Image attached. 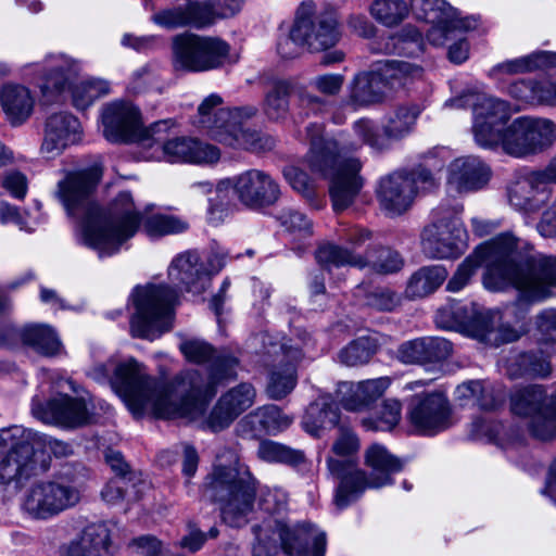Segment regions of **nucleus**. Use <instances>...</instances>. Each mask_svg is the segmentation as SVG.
<instances>
[{"mask_svg": "<svg viewBox=\"0 0 556 556\" xmlns=\"http://www.w3.org/2000/svg\"><path fill=\"white\" fill-rule=\"evenodd\" d=\"M243 0H208L202 4L213 15L214 23L218 18L232 16L241 10Z\"/></svg>", "mask_w": 556, "mask_h": 556, "instance_id": "69168bd1", "label": "nucleus"}, {"mask_svg": "<svg viewBox=\"0 0 556 556\" xmlns=\"http://www.w3.org/2000/svg\"><path fill=\"white\" fill-rule=\"evenodd\" d=\"M409 5L416 20L443 35L486 30L479 15H463L445 0H409Z\"/></svg>", "mask_w": 556, "mask_h": 556, "instance_id": "6ab92c4d", "label": "nucleus"}, {"mask_svg": "<svg viewBox=\"0 0 556 556\" xmlns=\"http://www.w3.org/2000/svg\"><path fill=\"white\" fill-rule=\"evenodd\" d=\"M365 464L370 468V475L356 468L353 462L328 459L330 473L340 479L333 497V503L338 509L346 508L359 498L367 489H379L392 484V475L402 471L404 467V463L400 458L379 444H374L367 448Z\"/></svg>", "mask_w": 556, "mask_h": 556, "instance_id": "0eeeda50", "label": "nucleus"}, {"mask_svg": "<svg viewBox=\"0 0 556 556\" xmlns=\"http://www.w3.org/2000/svg\"><path fill=\"white\" fill-rule=\"evenodd\" d=\"M219 531L216 527H212L207 533H204L195 525L189 523L188 534L180 540L179 546L195 553L202 548L207 539H215Z\"/></svg>", "mask_w": 556, "mask_h": 556, "instance_id": "052dcab7", "label": "nucleus"}, {"mask_svg": "<svg viewBox=\"0 0 556 556\" xmlns=\"http://www.w3.org/2000/svg\"><path fill=\"white\" fill-rule=\"evenodd\" d=\"M233 190L238 200L247 207L257 210L275 204L280 197V188L266 172L249 169L232 178L220 180L217 193Z\"/></svg>", "mask_w": 556, "mask_h": 556, "instance_id": "a211bd4d", "label": "nucleus"}, {"mask_svg": "<svg viewBox=\"0 0 556 556\" xmlns=\"http://www.w3.org/2000/svg\"><path fill=\"white\" fill-rule=\"evenodd\" d=\"M402 405L400 401L395 399H388L382 402L379 414L376 418H364L362 420L363 426L367 430L375 431H390L401 420Z\"/></svg>", "mask_w": 556, "mask_h": 556, "instance_id": "4d7b16f0", "label": "nucleus"}, {"mask_svg": "<svg viewBox=\"0 0 556 556\" xmlns=\"http://www.w3.org/2000/svg\"><path fill=\"white\" fill-rule=\"evenodd\" d=\"M433 182L432 173L424 166L410 172H394L379 180L377 200L387 215L400 216L413 206L419 188Z\"/></svg>", "mask_w": 556, "mask_h": 556, "instance_id": "dca6fc26", "label": "nucleus"}, {"mask_svg": "<svg viewBox=\"0 0 556 556\" xmlns=\"http://www.w3.org/2000/svg\"><path fill=\"white\" fill-rule=\"evenodd\" d=\"M374 53L416 56L422 52L424 37H369Z\"/></svg>", "mask_w": 556, "mask_h": 556, "instance_id": "c03bdc74", "label": "nucleus"}, {"mask_svg": "<svg viewBox=\"0 0 556 556\" xmlns=\"http://www.w3.org/2000/svg\"><path fill=\"white\" fill-rule=\"evenodd\" d=\"M81 490L74 475L60 471L51 479L31 483L24 492L22 509L31 519L49 520L75 507Z\"/></svg>", "mask_w": 556, "mask_h": 556, "instance_id": "9b49d317", "label": "nucleus"}, {"mask_svg": "<svg viewBox=\"0 0 556 556\" xmlns=\"http://www.w3.org/2000/svg\"><path fill=\"white\" fill-rule=\"evenodd\" d=\"M315 258L327 271L351 266L359 269L369 267L378 274H393L401 270L404 265V260L397 251L383 245L368 247L364 253H357L342 245L327 243L316 250Z\"/></svg>", "mask_w": 556, "mask_h": 556, "instance_id": "4468645a", "label": "nucleus"}, {"mask_svg": "<svg viewBox=\"0 0 556 556\" xmlns=\"http://www.w3.org/2000/svg\"><path fill=\"white\" fill-rule=\"evenodd\" d=\"M544 77L519 79L507 87L508 94L517 101L530 105H543Z\"/></svg>", "mask_w": 556, "mask_h": 556, "instance_id": "5fc2aeb1", "label": "nucleus"}, {"mask_svg": "<svg viewBox=\"0 0 556 556\" xmlns=\"http://www.w3.org/2000/svg\"><path fill=\"white\" fill-rule=\"evenodd\" d=\"M281 357L269 371L266 387L267 395L273 400L286 397L295 388L298 382L296 364L303 353L299 346L280 344Z\"/></svg>", "mask_w": 556, "mask_h": 556, "instance_id": "c85d7f7f", "label": "nucleus"}, {"mask_svg": "<svg viewBox=\"0 0 556 556\" xmlns=\"http://www.w3.org/2000/svg\"><path fill=\"white\" fill-rule=\"evenodd\" d=\"M164 157L170 163L212 165L219 161L217 147L192 138H174L163 143Z\"/></svg>", "mask_w": 556, "mask_h": 556, "instance_id": "c756f323", "label": "nucleus"}, {"mask_svg": "<svg viewBox=\"0 0 556 556\" xmlns=\"http://www.w3.org/2000/svg\"><path fill=\"white\" fill-rule=\"evenodd\" d=\"M380 84L381 77L378 74H357L351 88V101L356 105H369L379 102L383 97Z\"/></svg>", "mask_w": 556, "mask_h": 556, "instance_id": "49530a36", "label": "nucleus"}, {"mask_svg": "<svg viewBox=\"0 0 556 556\" xmlns=\"http://www.w3.org/2000/svg\"><path fill=\"white\" fill-rule=\"evenodd\" d=\"M223 104L219 94L207 96L198 108V127L212 139L230 148L264 152L275 147L273 137L245 127V122L256 115L257 108L247 105L229 109Z\"/></svg>", "mask_w": 556, "mask_h": 556, "instance_id": "39448f33", "label": "nucleus"}, {"mask_svg": "<svg viewBox=\"0 0 556 556\" xmlns=\"http://www.w3.org/2000/svg\"><path fill=\"white\" fill-rule=\"evenodd\" d=\"M445 105L451 108L471 106L473 113L472 132L478 146L492 149L502 146L506 138L504 125L510 117L509 103L488 94H467L450 100Z\"/></svg>", "mask_w": 556, "mask_h": 556, "instance_id": "f8f14e48", "label": "nucleus"}, {"mask_svg": "<svg viewBox=\"0 0 556 556\" xmlns=\"http://www.w3.org/2000/svg\"><path fill=\"white\" fill-rule=\"evenodd\" d=\"M102 170L92 166L68 173L58 184V197L71 216L80 218L76 229L78 243L96 250L100 257L117 253L143 225L146 233L163 237L186 231V220L168 214H154L143 220L130 191H121L103 211L91 201V194L101 180Z\"/></svg>", "mask_w": 556, "mask_h": 556, "instance_id": "f03ea898", "label": "nucleus"}, {"mask_svg": "<svg viewBox=\"0 0 556 556\" xmlns=\"http://www.w3.org/2000/svg\"><path fill=\"white\" fill-rule=\"evenodd\" d=\"M80 65L64 54L47 56L41 63L29 64L24 75L33 81L45 97L61 94L70 90L78 79Z\"/></svg>", "mask_w": 556, "mask_h": 556, "instance_id": "aec40b11", "label": "nucleus"}, {"mask_svg": "<svg viewBox=\"0 0 556 556\" xmlns=\"http://www.w3.org/2000/svg\"><path fill=\"white\" fill-rule=\"evenodd\" d=\"M556 353L555 345L540 342L538 349L520 353L515 358L519 375L547 378L552 372L551 357Z\"/></svg>", "mask_w": 556, "mask_h": 556, "instance_id": "ea45409f", "label": "nucleus"}, {"mask_svg": "<svg viewBox=\"0 0 556 556\" xmlns=\"http://www.w3.org/2000/svg\"><path fill=\"white\" fill-rule=\"evenodd\" d=\"M49 469V462L38 460L37 453L4 456L0 462V484L20 489L28 479Z\"/></svg>", "mask_w": 556, "mask_h": 556, "instance_id": "72a5a7b5", "label": "nucleus"}, {"mask_svg": "<svg viewBox=\"0 0 556 556\" xmlns=\"http://www.w3.org/2000/svg\"><path fill=\"white\" fill-rule=\"evenodd\" d=\"M111 534L102 522L91 523L81 533L61 547L62 556H108Z\"/></svg>", "mask_w": 556, "mask_h": 556, "instance_id": "473e14b6", "label": "nucleus"}, {"mask_svg": "<svg viewBox=\"0 0 556 556\" xmlns=\"http://www.w3.org/2000/svg\"><path fill=\"white\" fill-rule=\"evenodd\" d=\"M424 75L421 66L405 61H389L383 72L384 79L391 87L404 86L409 81L420 79Z\"/></svg>", "mask_w": 556, "mask_h": 556, "instance_id": "13d9d810", "label": "nucleus"}, {"mask_svg": "<svg viewBox=\"0 0 556 556\" xmlns=\"http://www.w3.org/2000/svg\"><path fill=\"white\" fill-rule=\"evenodd\" d=\"M419 114L417 105L399 106L386 118L382 132L372 121L358 119L353 125L356 141L343 134L338 138L326 139L323 136L321 124L313 123L306 126L311 142L308 166L312 172L330 180L329 195L336 212H342L351 206L363 188V178L359 176L362 163L348 154L363 144L375 151L389 149L392 141L404 138L413 130Z\"/></svg>", "mask_w": 556, "mask_h": 556, "instance_id": "20e7f679", "label": "nucleus"}, {"mask_svg": "<svg viewBox=\"0 0 556 556\" xmlns=\"http://www.w3.org/2000/svg\"><path fill=\"white\" fill-rule=\"evenodd\" d=\"M422 340L427 363L444 361L452 354V344L446 339L439 337H426L422 338Z\"/></svg>", "mask_w": 556, "mask_h": 556, "instance_id": "680f3d73", "label": "nucleus"}, {"mask_svg": "<svg viewBox=\"0 0 556 556\" xmlns=\"http://www.w3.org/2000/svg\"><path fill=\"white\" fill-rule=\"evenodd\" d=\"M447 275L442 265L422 266L408 278L404 294L409 300L424 299L435 292Z\"/></svg>", "mask_w": 556, "mask_h": 556, "instance_id": "e433bc0d", "label": "nucleus"}, {"mask_svg": "<svg viewBox=\"0 0 556 556\" xmlns=\"http://www.w3.org/2000/svg\"><path fill=\"white\" fill-rule=\"evenodd\" d=\"M556 139V126L546 118L518 117L506 128L504 151L522 157L541 152Z\"/></svg>", "mask_w": 556, "mask_h": 556, "instance_id": "f3484780", "label": "nucleus"}, {"mask_svg": "<svg viewBox=\"0 0 556 556\" xmlns=\"http://www.w3.org/2000/svg\"><path fill=\"white\" fill-rule=\"evenodd\" d=\"M40 434L22 426L0 430V456L37 453Z\"/></svg>", "mask_w": 556, "mask_h": 556, "instance_id": "4c0bfd02", "label": "nucleus"}, {"mask_svg": "<svg viewBox=\"0 0 556 556\" xmlns=\"http://www.w3.org/2000/svg\"><path fill=\"white\" fill-rule=\"evenodd\" d=\"M458 399L471 401L481 409L492 410L503 403V392L495 390L492 383L483 380H470L456 388Z\"/></svg>", "mask_w": 556, "mask_h": 556, "instance_id": "a19ab883", "label": "nucleus"}, {"mask_svg": "<svg viewBox=\"0 0 556 556\" xmlns=\"http://www.w3.org/2000/svg\"><path fill=\"white\" fill-rule=\"evenodd\" d=\"M492 170L478 156H460L447 167V185L459 193L476 192L490 181Z\"/></svg>", "mask_w": 556, "mask_h": 556, "instance_id": "cd10ccee", "label": "nucleus"}, {"mask_svg": "<svg viewBox=\"0 0 556 556\" xmlns=\"http://www.w3.org/2000/svg\"><path fill=\"white\" fill-rule=\"evenodd\" d=\"M203 495L219 505L220 518L229 527L249 522L256 497V480L236 456L229 465H214L202 485Z\"/></svg>", "mask_w": 556, "mask_h": 556, "instance_id": "423d86ee", "label": "nucleus"}, {"mask_svg": "<svg viewBox=\"0 0 556 556\" xmlns=\"http://www.w3.org/2000/svg\"><path fill=\"white\" fill-rule=\"evenodd\" d=\"M255 556H274L281 547L291 556H325L327 538L324 531L309 522L289 528L278 521L254 526Z\"/></svg>", "mask_w": 556, "mask_h": 556, "instance_id": "1a4fd4ad", "label": "nucleus"}, {"mask_svg": "<svg viewBox=\"0 0 556 556\" xmlns=\"http://www.w3.org/2000/svg\"><path fill=\"white\" fill-rule=\"evenodd\" d=\"M283 176L295 191L307 199L314 197L313 181L305 172L295 166H287L283 169Z\"/></svg>", "mask_w": 556, "mask_h": 556, "instance_id": "e2e57ef3", "label": "nucleus"}, {"mask_svg": "<svg viewBox=\"0 0 556 556\" xmlns=\"http://www.w3.org/2000/svg\"><path fill=\"white\" fill-rule=\"evenodd\" d=\"M482 265L484 288L492 292L514 289L518 306H530L556 295V256L535 253L533 244L513 231L479 244L458 265L446 290H463Z\"/></svg>", "mask_w": 556, "mask_h": 556, "instance_id": "7ed1b4c3", "label": "nucleus"}, {"mask_svg": "<svg viewBox=\"0 0 556 556\" xmlns=\"http://www.w3.org/2000/svg\"><path fill=\"white\" fill-rule=\"evenodd\" d=\"M538 329L544 337L542 342H548L556 348V309L541 312L536 317Z\"/></svg>", "mask_w": 556, "mask_h": 556, "instance_id": "338daca9", "label": "nucleus"}, {"mask_svg": "<svg viewBox=\"0 0 556 556\" xmlns=\"http://www.w3.org/2000/svg\"><path fill=\"white\" fill-rule=\"evenodd\" d=\"M90 407L93 408V405L84 397L63 394L49 400L46 404L34 401L31 412L36 418L46 424L77 428L90 421Z\"/></svg>", "mask_w": 556, "mask_h": 556, "instance_id": "5701e85b", "label": "nucleus"}, {"mask_svg": "<svg viewBox=\"0 0 556 556\" xmlns=\"http://www.w3.org/2000/svg\"><path fill=\"white\" fill-rule=\"evenodd\" d=\"M239 60L237 52L220 37H175L173 67L176 72L199 73Z\"/></svg>", "mask_w": 556, "mask_h": 556, "instance_id": "ddd939ff", "label": "nucleus"}, {"mask_svg": "<svg viewBox=\"0 0 556 556\" xmlns=\"http://www.w3.org/2000/svg\"><path fill=\"white\" fill-rule=\"evenodd\" d=\"M255 397V388L249 382L229 389L213 407L206 419V427L213 432L224 430L254 404Z\"/></svg>", "mask_w": 556, "mask_h": 556, "instance_id": "a878e982", "label": "nucleus"}, {"mask_svg": "<svg viewBox=\"0 0 556 556\" xmlns=\"http://www.w3.org/2000/svg\"><path fill=\"white\" fill-rule=\"evenodd\" d=\"M291 84L288 80L278 79L273 83L264 98L263 111L271 121L285 118L289 112V96Z\"/></svg>", "mask_w": 556, "mask_h": 556, "instance_id": "de8ad7c7", "label": "nucleus"}, {"mask_svg": "<svg viewBox=\"0 0 556 556\" xmlns=\"http://www.w3.org/2000/svg\"><path fill=\"white\" fill-rule=\"evenodd\" d=\"M378 346L375 338L361 337L343 348L339 353V358L348 366L364 365L376 354Z\"/></svg>", "mask_w": 556, "mask_h": 556, "instance_id": "864d4df0", "label": "nucleus"}, {"mask_svg": "<svg viewBox=\"0 0 556 556\" xmlns=\"http://www.w3.org/2000/svg\"><path fill=\"white\" fill-rule=\"evenodd\" d=\"M247 419L254 425L255 430H264L273 434L285 430L292 422V419L285 415L277 405L258 407L248 415Z\"/></svg>", "mask_w": 556, "mask_h": 556, "instance_id": "09e8293b", "label": "nucleus"}, {"mask_svg": "<svg viewBox=\"0 0 556 556\" xmlns=\"http://www.w3.org/2000/svg\"><path fill=\"white\" fill-rule=\"evenodd\" d=\"M257 456L266 463H280L291 467H301L306 463L303 451L271 440H264L258 444Z\"/></svg>", "mask_w": 556, "mask_h": 556, "instance_id": "a18cd8bd", "label": "nucleus"}, {"mask_svg": "<svg viewBox=\"0 0 556 556\" xmlns=\"http://www.w3.org/2000/svg\"><path fill=\"white\" fill-rule=\"evenodd\" d=\"M463 210V204L451 201H443L432 210L431 220L420 235L421 251L428 258L451 260L464 253Z\"/></svg>", "mask_w": 556, "mask_h": 556, "instance_id": "9d476101", "label": "nucleus"}, {"mask_svg": "<svg viewBox=\"0 0 556 556\" xmlns=\"http://www.w3.org/2000/svg\"><path fill=\"white\" fill-rule=\"evenodd\" d=\"M552 190L545 184L539 169L516 172L506 186L508 204L517 212L533 214L545 206Z\"/></svg>", "mask_w": 556, "mask_h": 556, "instance_id": "4be33fe9", "label": "nucleus"}, {"mask_svg": "<svg viewBox=\"0 0 556 556\" xmlns=\"http://www.w3.org/2000/svg\"><path fill=\"white\" fill-rule=\"evenodd\" d=\"M81 140L83 127L79 119L67 112L54 113L46 121L41 153L47 159H54Z\"/></svg>", "mask_w": 556, "mask_h": 556, "instance_id": "b1692460", "label": "nucleus"}, {"mask_svg": "<svg viewBox=\"0 0 556 556\" xmlns=\"http://www.w3.org/2000/svg\"><path fill=\"white\" fill-rule=\"evenodd\" d=\"M168 277L180 289L193 294L203 293L211 285V273L197 251L178 254L168 267Z\"/></svg>", "mask_w": 556, "mask_h": 556, "instance_id": "bb28decb", "label": "nucleus"}, {"mask_svg": "<svg viewBox=\"0 0 556 556\" xmlns=\"http://www.w3.org/2000/svg\"><path fill=\"white\" fill-rule=\"evenodd\" d=\"M390 383L388 377L369 379L356 384L343 383L340 392L344 394L340 402L348 410H361L381 397Z\"/></svg>", "mask_w": 556, "mask_h": 556, "instance_id": "f704fd0d", "label": "nucleus"}, {"mask_svg": "<svg viewBox=\"0 0 556 556\" xmlns=\"http://www.w3.org/2000/svg\"><path fill=\"white\" fill-rule=\"evenodd\" d=\"M556 65V53L535 51L530 54L503 61L494 65L488 73L492 79H502L505 75L527 74Z\"/></svg>", "mask_w": 556, "mask_h": 556, "instance_id": "c9c22d12", "label": "nucleus"}, {"mask_svg": "<svg viewBox=\"0 0 556 556\" xmlns=\"http://www.w3.org/2000/svg\"><path fill=\"white\" fill-rule=\"evenodd\" d=\"M409 7L404 0H376L370 7V12L378 22L392 27L407 16Z\"/></svg>", "mask_w": 556, "mask_h": 556, "instance_id": "6e6d98bb", "label": "nucleus"}, {"mask_svg": "<svg viewBox=\"0 0 556 556\" xmlns=\"http://www.w3.org/2000/svg\"><path fill=\"white\" fill-rule=\"evenodd\" d=\"M130 299L135 313L130 318V333L135 338L153 341L172 328L177 291L166 285L137 286Z\"/></svg>", "mask_w": 556, "mask_h": 556, "instance_id": "6e6552de", "label": "nucleus"}, {"mask_svg": "<svg viewBox=\"0 0 556 556\" xmlns=\"http://www.w3.org/2000/svg\"><path fill=\"white\" fill-rule=\"evenodd\" d=\"M130 481L131 478H114L110 480L101 491L103 501H105L108 504H117L121 502L127 493L128 483Z\"/></svg>", "mask_w": 556, "mask_h": 556, "instance_id": "774afa93", "label": "nucleus"}, {"mask_svg": "<svg viewBox=\"0 0 556 556\" xmlns=\"http://www.w3.org/2000/svg\"><path fill=\"white\" fill-rule=\"evenodd\" d=\"M1 105L12 124L27 119L34 109V98L28 88L7 85L1 92Z\"/></svg>", "mask_w": 556, "mask_h": 556, "instance_id": "58836bf2", "label": "nucleus"}, {"mask_svg": "<svg viewBox=\"0 0 556 556\" xmlns=\"http://www.w3.org/2000/svg\"><path fill=\"white\" fill-rule=\"evenodd\" d=\"M302 422L308 433L319 435L321 429L334 427L339 422L338 406L321 397L309 404Z\"/></svg>", "mask_w": 556, "mask_h": 556, "instance_id": "79ce46f5", "label": "nucleus"}, {"mask_svg": "<svg viewBox=\"0 0 556 556\" xmlns=\"http://www.w3.org/2000/svg\"><path fill=\"white\" fill-rule=\"evenodd\" d=\"M510 410L514 415L530 418V431L540 440H549L556 434V393L547 397L541 384H529L515 389L510 394Z\"/></svg>", "mask_w": 556, "mask_h": 556, "instance_id": "2eb2a0df", "label": "nucleus"}, {"mask_svg": "<svg viewBox=\"0 0 556 556\" xmlns=\"http://www.w3.org/2000/svg\"><path fill=\"white\" fill-rule=\"evenodd\" d=\"M103 136L113 143L132 142L140 138L139 111L130 102L115 101L102 111Z\"/></svg>", "mask_w": 556, "mask_h": 556, "instance_id": "393cba45", "label": "nucleus"}, {"mask_svg": "<svg viewBox=\"0 0 556 556\" xmlns=\"http://www.w3.org/2000/svg\"><path fill=\"white\" fill-rule=\"evenodd\" d=\"M278 219L289 232H299L302 236H311L313 232L311 219L301 212L293 210L283 211L278 216Z\"/></svg>", "mask_w": 556, "mask_h": 556, "instance_id": "bf43d9fd", "label": "nucleus"}, {"mask_svg": "<svg viewBox=\"0 0 556 556\" xmlns=\"http://www.w3.org/2000/svg\"><path fill=\"white\" fill-rule=\"evenodd\" d=\"M179 337V351L189 363L208 364L206 377L200 370L188 369L169 382H160L134 358L117 364L112 376L111 365H98L92 377L99 381L110 379L112 388L136 416L151 413L163 419H193L205 410L218 386L237 378L239 358L226 349L216 350L201 338Z\"/></svg>", "mask_w": 556, "mask_h": 556, "instance_id": "f257e3e1", "label": "nucleus"}, {"mask_svg": "<svg viewBox=\"0 0 556 556\" xmlns=\"http://www.w3.org/2000/svg\"><path fill=\"white\" fill-rule=\"evenodd\" d=\"M452 316L459 329L467 336L482 342H491L496 315L476 303L452 308Z\"/></svg>", "mask_w": 556, "mask_h": 556, "instance_id": "2f4dec72", "label": "nucleus"}, {"mask_svg": "<svg viewBox=\"0 0 556 556\" xmlns=\"http://www.w3.org/2000/svg\"><path fill=\"white\" fill-rule=\"evenodd\" d=\"M72 91L73 104L78 110H85L97 99L106 96L110 92L109 81L100 78H88L79 84H73Z\"/></svg>", "mask_w": 556, "mask_h": 556, "instance_id": "3c124183", "label": "nucleus"}, {"mask_svg": "<svg viewBox=\"0 0 556 556\" xmlns=\"http://www.w3.org/2000/svg\"><path fill=\"white\" fill-rule=\"evenodd\" d=\"M356 292L358 296H363L366 306L379 312H392L401 305V295L388 287L358 286Z\"/></svg>", "mask_w": 556, "mask_h": 556, "instance_id": "603ef678", "label": "nucleus"}, {"mask_svg": "<svg viewBox=\"0 0 556 556\" xmlns=\"http://www.w3.org/2000/svg\"><path fill=\"white\" fill-rule=\"evenodd\" d=\"M396 357L404 364H426L422 338L402 343L397 349Z\"/></svg>", "mask_w": 556, "mask_h": 556, "instance_id": "0e129e2a", "label": "nucleus"}, {"mask_svg": "<svg viewBox=\"0 0 556 556\" xmlns=\"http://www.w3.org/2000/svg\"><path fill=\"white\" fill-rule=\"evenodd\" d=\"M23 343L45 356L58 355L61 342L52 328L46 325H29L18 331Z\"/></svg>", "mask_w": 556, "mask_h": 556, "instance_id": "37998d69", "label": "nucleus"}, {"mask_svg": "<svg viewBox=\"0 0 556 556\" xmlns=\"http://www.w3.org/2000/svg\"><path fill=\"white\" fill-rule=\"evenodd\" d=\"M154 24L163 29L191 27L203 29L214 24L213 15L200 2L188 1L182 5L162 10L152 16Z\"/></svg>", "mask_w": 556, "mask_h": 556, "instance_id": "7c9ffc66", "label": "nucleus"}, {"mask_svg": "<svg viewBox=\"0 0 556 556\" xmlns=\"http://www.w3.org/2000/svg\"><path fill=\"white\" fill-rule=\"evenodd\" d=\"M407 417L419 433L433 435L454 425L452 406L442 392L414 395L407 407Z\"/></svg>", "mask_w": 556, "mask_h": 556, "instance_id": "412c9836", "label": "nucleus"}, {"mask_svg": "<svg viewBox=\"0 0 556 556\" xmlns=\"http://www.w3.org/2000/svg\"><path fill=\"white\" fill-rule=\"evenodd\" d=\"M279 30L283 35H315V4L312 1L302 2L293 18L280 23Z\"/></svg>", "mask_w": 556, "mask_h": 556, "instance_id": "8fccbe9b", "label": "nucleus"}]
</instances>
